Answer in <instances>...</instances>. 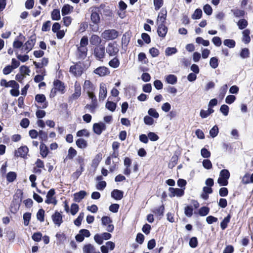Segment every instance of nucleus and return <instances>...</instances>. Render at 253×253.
I'll return each instance as SVG.
<instances>
[{"label": "nucleus", "mask_w": 253, "mask_h": 253, "mask_svg": "<svg viewBox=\"0 0 253 253\" xmlns=\"http://www.w3.org/2000/svg\"><path fill=\"white\" fill-rule=\"evenodd\" d=\"M88 44V39L86 36H83L79 44H77L75 55L77 60H84L87 56Z\"/></svg>", "instance_id": "f257e3e1"}, {"label": "nucleus", "mask_w": 253, "mask_h": 253, "mask_svg": "<svg viewBox=\"0 0 253 253\" xmlns=\"http://www.w3.org/2000/svg\"><path fill=\"white\" fill-rule=\"evenodd\" d=\"M85 70L84 65L80 61L74 63V65L71 66L69 69L70 73L76 77L81 76Z\"/></svg>", "instance_id": "f03ea898"}, {"label": "nucleus", "mask_w": 253, "mask_h": 253, "mask_svg": "<svg viewBox=\"0 0 253 253\" xmlns=\"http://www.w3.org/2000/svg\"><path fill=\"white\" fill-rule=\"evenodd\" d=\"M230 172L228 169H222L219 174V177L218 178L217 182L220 186H226L228 184V180L230 177Z\"/></svg>", "instance_id": "7ed1b4c3"}, {"label": "nucleus", "mask_w": 253, "mask_h": 253, "mask_svg": "<svg viewBox=\"0 0 253 253\" xmlns=\"http://www.w3.org/2000/svg\"><path fill=\"white\" fill-rule=\"evenodd\" d=\"M118 35V32L114 29L106 30L102 34V37L107 40L115 39Z\"/></svg>", "instance_id": "20e7f679"}, {"label": "nucleus", "mask_w": 253, "mask_h": 253, "mask_svg": "<svg viewBox=\"0 0 253 253\" xmlns=\"http://www.w3.org/2000/svg\"><path fill=\"white\" fill-rule=\"evenodd\" d=\"M35 101L39 104H41L40 106H37V108L45 109L47 107L48 103L46 101L45 96L43 94H38L35 96Z\"/></svg>", "instance_id": "39448f33"}, {"label": "nucleus", "mask_w": 253, "mask_h": 253, "mask_svg": "<svg viewBox=\"0 0 253 253\" xmlns=\"http://www.w3.org/2000/svg\"><path fill=\"white\" fill-rule=\"evenodd\" d=\"M93 55L95 58L101 60L105 57V47L102 45L96 46L94 49Z\"/></svg>", "instance_id": "423d86ee"}, {"label": "nucleus", "mask_w": 253, "mask_h": 253, "mask_svg": "<svg viewBox=\"0 0 253 253\" xmlns=\"http://www.w3.org/2000/svg\"><path fill=\"white\" fill-rule=\"evenodd\" d=\"M36 35L34 34L30 36L29 39L25 43L24 45V50L27 51V53L32 49L36 43Z\"/></svg>", "instance_id": "0eeeda50"}, {"label": "nucleus", "mask_w": 253, "mask_h": 253, "mask_svg": "<svg viewBox=\"0 0 253 253\" xmlns=\"http://www.w3.org/2000/svg\"><path fill=\"white\" fill-rule=\"evenodd\" d=\"M119 49L117 44L114 42L109 43L106 48V52L110 56L116 55L119 52Z\"/></svg>", "instance_id": "6e6552de"}, {"label": "nucleus", "mask_w": 253, "mask_h": 253, "mask_svg": "<svg viewBox=\"0 0 253 253\" xmlns=\"http://www.w3.org/2000/svg\"><path fill=\"white\" fill-rule=\"evenodd\" d=\"M55 194V189L53 188L50 189L47 193L46 199L45 200V203L47 204H53L54 205H56L57 201L56 199V197H54Z\"/></svg>", "instance_id": "1a4fd4ad"}, {"label": "nucleus", "mask_w": 253, "mask_h": 253, "mask_svg": "<svg viewBox=\"0 0 253 253\" xmlns=\"http://www.w3.org/2000/svg\"><path fill=\"white\" fill-rule=\"evenodd\" d=\"M35 166L33 167V172L34 173L40 174L42 173V169L45 170L44 164L43 161L40 159H38L35 163Z\"/></svg>", "instance_id": "9d476101"}, {"label": "nucleus", "mask_w": 253, "mask_h": 253, "mask_svg": "<svg viewBox=\"0 0 253 253\" xmlns=\"http://www.w3.org/2000/svg\"><path fill=\"white\" fill-rule=\"evenodd\" d=\"M29 149L26 146H22L15 151L14 156L16 157L26 158Z\"/></svg>", "instance_id": "9b49d317"}, {"label": "nucleus", "mask_w": 253, "mask_h": 253, "mask_svg": "<svg viewBox=\"0 0 253 253\" xmlns=\"http://www.w3.org/2000/svg\"><path fill=\"white\" fill-rule=\"evenodd\" d=\"M90 235L89 230L83 229L79 231V234L75 236V239L77 242H82L84 241V237L88 238L90 237Z\"/></svg>", "instance_id": "f8f14e48"}, {"label": "nucleus", "mask_w": 253, "mask_h": 253, "mask_svg": "<svg viewBox=\"0 0 253 253\" xmlns=\"http://www.w3.org/2000/svg\"><path fill=\"white\" fill-rule=\"evenodd\" d=\"M99 10L98 7H94L91 11L90 19L92 23L95 24H98L100 23V17L99 16Z\"/></svg>", "instance_id": "ddd939ff"}, {"label": "nucleus", "mask_w": 253, "mask_h": 253, "mask_svg": "<svg viewBox=\"0 0 253 253\" xmlns=\"http://www.w3.org/2000/svg\"><path fill=\"white\" fill-rule=\"evenodd\" d=\"M51 218L54 224L58 227L60 226L63 222L61 214L57 211L51 215Z\"/></svg>", "instance_id": "4468645a"}, {"label": "nucleus", "mask_w": 253, "mask_h": 253, "mask_svg": "<svg viewBox=\"0 0 253 253\" xmlns=\"http://www.w3.org/2000/svg\"><path fill=\"white\" fill-rule=\"evenodd\" d=\"M169 190L170 192L169 196L170 197L175 196L181 197L184 194V190L179 188L169 187Z\"/></svg>", "instance_id": "2eb2a0df"}, {"label": "nucleus", "mask_w": 253, "mask_h": 253, "mask_svg": "<svg viewBox=\"0 0 253 253\" xmlns=\"http://www.w3.org/2000/svg\"><path fill=\"white\" fill-rule=\"evenodd\" d=\"M106 128V125L102 122L95 123L93 125V132L97 135H100Z\"/></svg>", "instance_id": "dca6fc26"}, {"label": "nucleus", "mask_w": 253, "mask_h": 253, "mask_svg": "<svg viewBox=\"0 0 253 253\" xmlns=\"http://www.w3.org/2000/svg\"><path fill=\"white\" fill-rule=\"evenodd\" d=\"M93 73L100 77H104L110 74L109 69L105 66H100L96 68Z\"/></svg>", "instance_id": "f3484780"}, {"label": "nucleus", "mask_w": 253, "mask_h": 253, "mask_svg": "<svg viewBox=\"0 0 253 253\" xmlns=\"http://www.w3.org/2000/svg\"><path fill=\"white\" fill-rule=\"evenodd\" d=\"M166 23H161L160 24L157 28V33L159 37L164 38H165L168 31V28L165 25Z\"/></svg>", "instance_id": "a211bd4d"}, {"label": "nucleus", "mask_w": 253, "mask_h": 253, "mask_svg": "<svg viewBox=\"0 0 253 253\" xmlns=\"http://www.w3.org/2000/svg\"><path fill=\"white\" fill-rule=\"evenodd\" d=\"M74 87V93L70 97L72 99H77L81 95V87L80 83L76 81L75 83Z\"/></svg>", "instance_id": "6ab92c4d"}, {"label": "nucleus", "mask_w": 253, "mask_h": 253, "mask_svg": "<svg viewBox=\"0 0 253 253\" xmlns=\"http://www.w3.org/2000/svg\"><path fill=\"white\" fill-rule=\"evenodd\" d=\"M167 17V10L166 8H163L159 12L157 22L160 21L161 23H166Z\"/></svg>", "instance_id": "aec40b11"}, {"label": "nucleus", "mask_w": 253, "mask_h": 253, "mask_svg": "<svg viewBox=\"0 0 253 253\" xmlns=\"http://www.w3.org/2000/svg\"><path fill=\"white\" fill-rule=\"evenodd\" d=\"M101 42V38L97 35L93 34L89 38V42L92 45L99 46Z\"/></svg>", "instance_id": "412c9836"}, {"label": "nucleus", "mask_w": 253, "mask_h": 253, "mask_svg": "<svg viewBox=\"0 0 253 253\" xmlns=\"http://www.w3.org/2000/svg\"><path fill=\"white\" fill-rule=\"evenodd\" d=\"M165 207L164 204L158 208H156L152 210V212L156 216L162 217L164 215Z\"/></svg>", "instance_id": "4be33fe9"}, {"label": "nucleus", "mask_w": 253, "mask_h": 253, "mask_svg": "<svg viewBox=\"0 0 253 253\" xmlns=\"http://www.w3.org/2000/svg\"><path fill=\"white\" fill-rule=\"evenodd\" d=\"M111 195L115 200H120L123 197L124 192L118 189H114L111 192Z\"/></svg>", "instance_id": "5701e85b"}, {"label": "nucleus", "mask_w": 253, "mask_h": 253, "mask_svg": "<svg viewBox=\"0 0 253 253\" xmlns=\"http://www.w3.org/2000/svg\"><path fill=\"white\" fill-rule=\"evenodd\" d=\"M54 87L62 93L64 92L65 85L64 83L59 80H55L53 82Z\"/></svg>", "instance_id": "b1692460"}, {"label": "nucleus", "mask_w": 253, "mask_h": 253, "mask_svg": "<svg viewBox=\"0 0 253 253\" xmlns=\"http://www.w3.org/2000/svg\"><path fill=\"white\" fill-rule=\"evenodd\" d=\"M87 193L85 191L81 190L74 194V200L77 202H80L86 195Z\"/></svg>", "instance_id": "393cba45"}, {"label": "nucleus", "mask_w": 253, "mask_h": 253, "mask_svg": "<svg viewBox=\"0 0 253 253\" xmlns=\"http://www.w3.org/2000/svg\"><path fill=\"white\" fill-rule=\"evenodd\" d=\"M102 159V154L99 153L96 154L92 161L91 167L96 168Z\"/></svg>", "instance_id": "a878e982"}, {"label": "nucleus", "mask_w": 253, "mask_h": 253, "mask_svg": "<svg viewBox=\"0 0 253 253\" xmlns=\"http://www.w3.org/2000/svg\"><path fill=\"white\" fill-rule=\"evenodd\" d=\"M107 89L104 84H100V89L99 93V97L100 99L103 100L107 96Z\"/></svg>", "instance_id": "bb28decb"}, {"label": "nucleus", "mask_w": 253, "mask_h": 253, "mask_svg": "<svg viewBox=\"0 0 253 253\" xmlns=\"http://www.w3.org/2000/svg\"><path fill=\"white\" fill-rule=\"evenodd\" d=\"M36 72L41 73V75H37L34 78V82L38 83H40L43 80L44 77L46 75L45 74V69H43L40 70L39 71L37 70Z\"/></svg>", "instance_id": "cd10ccee"}, {"label": "nucleus", "mask_w": 253, "mask_h": 253, "mask_svg": "<svg viewBox=\"0 0 253 253\" xmlns=\"http://www.w3.org/2000/svg\"><path fill=\"white\" fill-rule=\"evenodd\" d=\"M250 33V30L248 29L244 30L242 32V41L246 44H248L251 42Z\"/></svg>", "instance_id": "c85d7f7f"}, {"label": "nucleus", "mask_w": 253, "mask_h": 253, "mask_svg": "<svg viewBox=\"0 0 253 253\" xmlns=\"http://www.w3.org/2000/svg\"><path fill=\"white\" fill-rule=\"evenodd\" d=\"M73 7L68 4H65L61 9V13L63 16L71 13L73 10Z\"/></svg>", "instance_id": "c756f323"}, {"label": "nucleus", "mask_w": 253, "mask_h": 253, "mask_svg": "<svg viewBox=\"0 0 253 253\" xmlns=\"http://www.w3.org/2000/svg\"><path fill=\"white\" fill-rule=\"evenodd\" d=\"M40 154L42 158H45L49 152L48 148L43 142H41L40 146Z\"/></svg>", "instance_id": "7c9ffc66"}, {"label": "nucleus", "mask_w": 253, "mask_h": 253, "mask_svg": "<svg viewBox=\"0 0 253 253\" xmlns=\"http://www.w3.org/2000/svg\"><path fill=\"white\" fill-rule=\"evenodd\" d=\"M84 89L87 92H92L94 90V88L92 83L89 80H85L84 84Z\"/></svg>", "instance_id": "2f4dec72"}, {"label": "nucleus", "mask_w": 253, "mask_h": 253, "mask_svg": "<svg viewBox=\"0 0 253 253\" xmlns=\"http://www.w3.org/2000/svg\"><path fill=\"white\" fill-rule=\"evenodd\" d=\"M231 218V215L230 214H228L221 222L220 227L222 230H224L227 227L228 224L230 222Z\"/></svg>", "instance_id": "473e14b6"}, {"label": "nucleus", "mask_w": 253, "mask_h": 253, "mask_svg": "<svg viewBox=\"0 0 253 253\" xmlns=\"http://www.w3.org/2000/svg\"><path fill=\"white\" fill-rule=\"evenodd\" d=\"M166 81L168 84H174L177 83V78L174 75L170 74L166 77Z\"/></svg>", "instance_id": "72a5a7b5"}, {"label": "nucleus", "mask_w": 253, "mask_h": 253, "mask_svg": "<svg viewBox=\"0 0 253 253\" xmlns=\"http://www.w3.org/2000/svg\"><path fill=\"white\" fill-rule=\"evenodd\" d=\"M51 17L53 20H59L61 18L60 10L59 9H54L51 13Z\"/></svg>", "instance_id": "f704fd0d"}, {"label": "nucleus", "mask_w": 253, "mask_h": 253, "mask_svg": "<svg viewBox=\"0 0 253 253\" xmlns=\"http://www.w3.org/2000/svg\"><path fill=\"white\" fill-rule=\"evenodd\" d=\"M77 154V151L73 147H70L68 150V154L66 158L64 159V162L67 159L72 160Z\"/></svg>", "instance_id": "c9c22d12"}, {"label": "nucleus", "mask_w": 253, "mask_h": 253, "mask_svg": "<svg viewBox=\"0 0 253 253\" xmlns=\"http://www.w3.org/2000/svg\"><path fill=\"white\" fill-rule=\"evenodd\" d=\"M76 144L81 149H84L87 146L86 141L83 138L78 139L76 141Z\"/></svg>", "instance_id": "e433bc0d"}, {"label": "nucleus", "mask_w": 253, "mask_h": 253, "mask_svg": "<svg viewBox=\"0 0 253 253\" xmlns=\"http://www.w3.org/2000/svg\"><path fill=\"white\" fill-rule=\"evenodd\" d=\"M17 177V174L15 172L10 171L6 174V180L10 183L13 182Z\"/></svg>", "instance_id": "4c0bfd02"}, {"label": "nucleus", "mask_w": 253, "mask_h": 253, "mask_svg": "<svg viewBox=\"0 0 253 253\" xmlns=\"http://www.w3.org/2000/svg\"><path fill=\"white\" fill-rule=\"evenodd\" d=\"M45 211L43 209L39 210L37 213V218L40 222H42L44 220Z\"/></svg>", "instance_id": "58836bf2"}, {"label": "nucleus", "mask_w": 253, "mask_h": 253, "mask_svg": "<svg viewBox=\"0 0 253 253\" xmlns=\"http://www.w3.org/2000/svg\"><path fill=\"white\" fill-rule=\"evenodd\" d=\"M248 25V21L245 19H241L237 22L238 28L240 30L244 29Z\"/></svg>", "instance_id": "ea45409f"}, {"label": "nucleus", "mask_w": 253, "mask_h": 253, "mask_svg": "<svg viewBox=\"0 0 253 253\" xmlns=\"http://www.w3.org/2000/svg\"><path fill=\"white\" fill-rule=\"evenodd\" d=\"M83 250L84 253H92L95 249L91 244H88L84 246Z\"/></svg>", "instance_id": "a19ab883"}, {"label": "nucleus", "mask_w": 253, "mask_h": 253, "mask_svg": "<svg viewBox=\"0 0 253 253\" xmlns=\"http://www.w3.org/2000/svg\"><path fill=\"white\" fill-rule=\"evenodd\" d=\"M224 44L229 48H234L236 45V42L232 39H226L223 41Z\"/></svg>", "instance_id": "79ce46f5"}, {"label": "nucleus", "mask_w": 253, "mask_h": 253, "mask_svg": "<svg viewBox=\"0 0 253 253\" xmlns=\"http://www.w3.org/2000/svg\"><path fill=\"white\" fill-rule=\"evenodd\" d=\"M231 11L236 17H243L245 15V11L244 10L236 9H232Z\"/></svg>", "instance_id": "37998d69"}, {"label": "nucleus", "mask_w": 253, "mask_h": 253, "mask_svg": "<svg viewBox=\"0 0 253 253\" xmlns=\"http://www.w3.org/2000/svg\"><path fill=\"white\" fill-rule=\"evenodd\" d=\"M109 65L113 68H118L120 65L119 60L117 57H115L109 61Z\"/></svg>", "instance_id": "c03bdc74"}, {"label": "nucleus", "mask_w": 253, "mask_h": 253, "mask_svg": "<svg viewBox=\"0 0 253 253\" xmlns=\"http://www.w3.org/2000/svg\"><path fill=\"white\" fill-rule=\"evenodd\" d=\"M106 108L111 112H114L117 107V104L112 101H108L106 103Z\"/></svg>", "instance_id": "a18cd8bd"}, {"label": "nucleus", "mask_w": 253, "mask_h": 253, "mask_svg": "<svg viewBox=\"0 0 253 253\" xmlns=\"http://www.w3.org/2000/svg\"><path fill=\"white\" fill-rule=\"evenodd\" d=\"M227 89L228 86L227 84H224L221 87L220 89V92L218 95L219 98H220L221 99H223L227 92Z\"/></svg>", "instance_id": "49530a36"}, {"label": "nucleus", "mask_w": 253, "mask_h": 253, "mask_svg": "<svg viewBox=\"0 0 253 253\" xmlns=\"http://www.w3.org/2000/svg\"><path fill=\"white\" fill-rule=\"evenodd\" d=\"M84 169L79 168L77 169L76 171L73 172L72 174V177L73 180H77L79 176L82 174V172L84 171Z\"/></svg>", "instance_id": "de8ad7c7"}, {"label": "nucleus", "mask_w": 253, "mask_h": 253, "mask_svg": "<svg viewBox=\"0 0 253 253\" xmlns=\"http://www.w3.org/2000/svg\"><path fill=\"white\" fill-rule=\"evenodd\" d=\"M76 134L78 137L85 136L88 137L90 135V133L86 129L84 128L78 131Z\"/></svg>", "instance_id": "09e8293b"}, {"label": "nucleus", "mask_w": 253, "mask_h": 253, "mask_svg": "<svg viewBox=\"0 0 253 253\" xmlns=\"http://www.w3.org/2000/svg\"><path fill=\"white\" fill-rule=\"evenodd\" d=\"M210 212V208L208 207H202L199 210V214L202 216L208 214Z\"/></svg>", "instance_id": "8fccbe9b"}, {"label": "nucleus", "mask_w": 253, "mask_h": 253, "mask_svg": "<svg viewBox=\"0 0 253 253\" xmlns=\"http://www.w3.org/2000/svg\"><path fill=\"white\" fill-rule=\"evenodd\" d=\"M202 10L200 8L196 9L193 15L192 18L193 19H199L202 17Z\"/></svg>", "instance_id": "3c124183"}, {"label": "nucleus", "mask_w": 253, "mask_h": 253, "mask_svg": "<svg viewBox=\"0 0 253 253\" xmlns=\"http://www.w3.org/2000/svg\"><path fill=\"white\" fill-rule=\"evenodd\" d=\"M189 245L192 248H195L198 246V239L196 237H192L190 239Z\"/></svg>", "instance_id": "603ef678"}, {"label": "nucleus", "mask_w": 253, "mask_h": 253, "mask_svg": "<svg viewBox=\"0 0 253 253\" xmlns=\"http://www.w3.org/2000/svg\"><path fill=\"white\" fill-rule=\"evenodd\" d=\"M177 52V49L175 47H168L166 49L165 54L166 56H169L176 53Z\"/></svg>", "instance_id": "864d4df0"}, {"label": "nucleus", "mask_w": 253, "mask_h": 253, "mask_svg": "<svg viewBox=\"0 0 253 253\" xmlns=\"http://www.w3.org/2000/svg\"><path fill=\"white\" fill-rule=\"evenodd\" d=\"M31 218V213L27 212L23 214L24 224L28 226Z\"/></svg>", "instance_id": "5fc2aeb1"}, {"label": "nucleus", "mask_w": 253, "mask_h": 253, "mask_svg": "<svg viewBox=\"0 0 253 253\" xmlns=\"http://www.w3.org/2000/svg\"><path fill=\"white\" fill-rule=\"evenodd\" d=\"M240 56L242 58H247L250 56V50L248 48H244L242 49Z\"/></svg>", "instance_id": "6e6d98bb"}, {"label": "nucleus", "mask_w": 253, "mask_h": 253, "mask_svg": "<svg viewBox=\"0 0 253 253\" xmlns=\"http://www.w3.org/2000/svg\"><path fill=\"white\" fill-rule=\"evenodd\" d=\"M193 209L192 206H187L184 209L185 214L190 217L193 215Z\"/></svg>", "instance_id": "4d7b16f0"}, {"label": "nucleus", "mask_w": 253, "mask_h": 253, "mask_svg": "<svg viewBox=\"0 0 253 253\" xmlns=\"http://www.w3.org/2000/svg\"><path fill=\"white\" fill-rule=\"evenodd\" d=\"M210 65L212 68H216L218 66V59L217 57H211L210 61Z\"/></svg>", "instance_id": "13d9d810"}, {"label": "nucleus", "mask_w": 253, "mask_h": 253, "mask_svg": "<svg viewBox=\"0 0 253 253\" xmlns=\"http://www.w3.org/2000/svg\"><path fill=\"white\" fill-rule=\"evenodd\" d=\"M148 113L149 116L151 117L152 118H154L155 119H157L159 117V114L156 111V110L154 108H150L148 110Z\"/></svg>", "instance_id": "bf43d9fd"}, {"label": "nucleus", "mask_w": 253, "mask_h": 253, "mask_svg": "<svg viewBox=\"0 0 253 253\" xmlns=\"http://www.w3.org/2000/svg\"><path fill=\"white\" fill-rule=\"evenodd\" d=\"M6 236L9 241H13L15 237V234L11 229H9L6 232Z\"/></svg>", "instance_id": "052dcab7"}, {"label": "nucleus", "mask_w": 253, "mask_h": 253, "mask_svg": "<svg viewBox=\"0 0 253 253\" xmlns=\"http://www.w3.org/2000/svg\"><path fill=\"white\" fill-rule=\"evenodd\" d=\"M84 217V212H81L78 217L74 220V224L77 226H80L81 225L82 221Z\"/></svg>", "instance_id": "680f3d73"}, {"label": "nucleus", "mask_w": 253, "mask_h": 253, "mask_svg": "<svg viewBox=\"0 0 253 253\" xmlns=\"http://www.w3.org/2000/svg\"><path fill=\"white\" fill-rule=\"evenodd\" d=\"M218 132V126L216 125H215L210 130V134L212 138H214L217 135Z\"/></svg>", "instance_id": "e2e57ef3"}, {"label": "nucleus", "mask_w": 253, "mask_h": 253, "mask_svg": "<svg viewBox=\"0 0 253 253\" xmlns=\"http://www.w3.org/2000/svg\"><path fill=\"white\" fill-rule=\"evenodd\" d=\"M204 12L208 15H211L212 13V8L209 4H206L203 7Z\"/></svg>", "instance_id": "0e129e2a"}, {"label": "nucleus", "mask_w": 253, "mask_h": 253, "mask_svg": "<svg viewBox=\"0 0 253 253\" xmlns=\"http://www.w3.org/2000/svg\"><path fill=\"white\" fill-rule=\"evenodd\" d=\"M149 53L153 57H156L159 56L160 52L158 49L153 47L149 49Z\"/></svg>", "instance_id": "69168bd1"}, {"label": "nucleus", "mask_w": 253, "mask_h": 253, "mask_svg": "<svg viewBox=\"0 0 253 253\" xmlns=\"http://www.w3.org/2000/svg\"><path fill=\"white\" fill-rule=\"evenodd\" d=\"M229 108L225 104L222 105L220 108V111L223 115L226 116L229 113Z\"/></svg>", "instance_id": "338daca9"}, {"label": "nucleus", "mask_w": 253, "mask_h": 253, "mask_svg": "<svg viewBox=\"0 0 253 253\" xmlns=\"http://www.w3.org/2000/svg\"><path fill=\"white\" fill-rule=\"evenodd\" d=\"M148 139L152 141H157L159 139V136L153 132H149L148 133Z\"/></svg>", "instance_id": "774afa93"}]
</instances>
